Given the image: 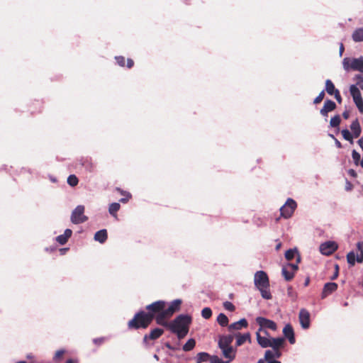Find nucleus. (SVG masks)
Segmentation results:
<instances>
[{
	"mask_svg": "<svg viewBox=\"0 0 363 363\" xmlns=\"http://www.w3.org/2000/svg\"><path fill=\"white\" fill-rule=\"evenodd\" d=\"M165 301H157L146 306L148 312L140 311L136 313L132 320L128 322V328L139 329L146 328L151 323L152 320L165 307Z\"/></svg>",
	"mask_w": 363,
	"mask_h": 363,
	"instance_id": "nucleus-1",
	"label": "nucleus"
},
{
	"mask_svg": "<svg viewBox=\"0 0 363 363\" xmlns=\"http://www.w3.org/2000/svg\"><path fill=\"white\" fill-rule=\"evenodd\" d=\"M191 318L189 315L181 314L168 324L167 328L176 334L179 339L184 338L189 333Z\"/></svg>",
	"mask_w": 363,
	"mask_h": 363,
	"instance_id": "nucleus-2",
	"label": "nucleus"
},
{
	"mask_svg": "<svg viewBox=\"0 0 363 363\" xmlns=\"http://www.w3.org/2000/svg\"><path fill=\"white\" fill-rule=\"evenodd\" d=\"M254 284L256 288L259 291L263 298L266 300L272 298V296L269 291V277L265 272L260 270L255 274Z\"/></svg>",
	"mask_w": 363,
	"mask_h": 363,
	"instance_id": "nucleus-3",
	"label": "nucleus"
},
{
	"mask_svg": "<svg viewBox=\"0 0 363 363\" xmlns=\"http://www.w3.org/2000/svg\"><path fill=\"white\" fill-rule=\"evenodd\" d=\"M342 65L346 71L352 69L363 73V56L358 58H345L342 61Z\"/></svg>",
	"mask_w": 363,
	"mask_h": 363,
	"instance_id": "nucleus-4",
	"label": "nucleus"
},
{
	"mask_svg": "<svg viewBox=\"0 0 363 363\" xmlns=\"http://www.w3.org/2000/svg\"><path fill=\"white\" fill-rule=\"evenodd\" d=\"M357 254L354 251H350L347 255V263L350 266H354L355 262H363V241L357 243Z\"/></svg>",
	"mask_w": 363,
	"mask_h": 363,
	"instance_id": "nucleus-5",
	"label": "nucleus"
},
{
	"mask_svg": "<svg viewBox=\"0 0 363 363\" xmlns=\"http://www.w3.org/2000/svg\"><path fill=\"white\" fill-rule=\"evenodd\" d=\"M296 207V202L293 199L289 198L280 208V214L284 218H289L294 214Z\"/></svg>",
	"mask_w": 363,
	"mask_h": 363,
	"instance_id": "nucleus-6",
	"label": "nucleus"
},
{
	"mask_svg": "<svg viewBox=\"0 0 363 363\" xmlns=\"http://www.w3.org/2000/svg\"><path fill=\"white\" fill-rule=\"evenodd\" d=\"M84 206L83 205L77 206L72 212L71 221L74 224H80L86 222L88 218L84 216Z\"/></svg>",
	"mask_w": 363,
	"mask_h": 363,
	"instance_id": "nucleus-7",
	"label": "nucleus"
},
{
	"mask_svg": "<svg viewBox=\"0 0 363 363\" xmlns=\"http://www.w3.org/2000/svg\"><path fill=\"white\" fill-rule=\"evenodd\" d=\"M256 322L260 326L258 331L262 332V330H264L263 328L270 329L274 331L277 330V325L276 323L272 320L265 318L264 317H257L256 318Z\"/></svg>",
	"mask_w": 363,
	"mask_h": 363,
	"instance_id": "nucleus-8",
	"label": "nucleus"
},
{
	"mask_svg": "<svg viewBox=\"0 0 363 363\" xmlns=\"http://www.w3.org/2000/svg\"><path fill=\"white\" fill-rule=\"evenodd\" d=\"M338 246L334 241H327L320 245V252L324 255H330L337 250Z\"/></svg>",
	"mask_w": 363,
	"mask_h": 363,
	"instance_id": "nucleus-9",
	"label": "nucleus"
},
{
	"mask_svg": "<svg viewBox=\"0 0 363 363\" xmlns=\"http://www.w3.org/2000/svg\"><path fill=\"white\" fill-rule=\"evenodd\" d=\"M173 314H172L167 308H163L160 311V312L156 315V322L157 324L164 326L166 328L168 327V323L167 321V319H169L170 317L172 316Z\"/></svg>",
	"mask_w": 363,
	"mask_h": 363,
	"instance_id": "nucleus-10",
	"label": "nucleus"
},
{
	"mask_svg": "<svg viewBox=\"0 0 363 363\" xmlns=\"http://www.w3.org/2000/svg\"><path fill=\"white\" fill-rule=\"evenodd\" d=\"M262 333L265 335V336H262L260 335V331H257L256 333V339H257V343L262 348L269 347V345H271L270 340H271L272 337H270L269 334L267 332V330H262Z\"/></svg>",
	"mask_w": 363,
	"mask_h": 363,
	"instance_id": "nucleus-11",
	"label": "nucleus"
},
{
	"mask_svg": "<svg viewBox=\"0 0 363 363\" xmlns=\"http://www.w3.org/2000/svg\"><path fill=\"white\" fill-rule=\"evenodd\" d=\"M298 318L302 328L308 329L310 327V313L306 309L300 310Z\"/></svg>",
	"mask_w": 363,
	"mask_h": 363,
	"instance_id": "nucleus-12",
	"label": "nucleus"
},
{
	"mask_svg": "<svg viewBox=\"0 0 363 363\" xmlns=\"http://www.w3.org/2000/svg\"><path fill=\"white\" fill-rule=\"evenodd\" d=\"M234 336L232 335H221L218 340L219 348L233 347L231 344L233 341Z\"/></svg>",
	"mask_w": 363,
	"mask_h": 363,
	"instance_id": "nucleus-13",
	"label": "nucleus"
},
{
	"mask_svg": "<svg viewBox=\"0 0 363 363\" xmlns=\"http://www.w3.org/2000/svg\"><path fill=\"white\" fill-rule=\"evenodd\" d=\"M337 289V284L335 282L326 283L323 289L321 298H325Z\"/></svg>",
	"mask_w": 363,
	"mask_h": 363,
	"instance_id": "nucleus-14",
	"label": "nucleus"
},
{
	"mask_svg": "<svg viewBox=\"0 0 363 363\" xmlns=\"http://www.w3.org/2000/svg\"><path fill=\"white\" fill-rule=\"evenodd\" d=\"M335 108V103L330 99H327L325 101L323 107L320 109V113L323 116L328 117V112L333 111Z\"/></svg>",
	"mask_w": 363,
	"mask_h": 363,
	"instance_id": "nucleus-15",
	"label": "nucleus"
},
{
	"mask_svg": "<svg viewBox=\"0 0 363 363\" xmlns=\"http://www.w3.org/2000/svg\"><path fill=\"white\" fill-rule=\"evenodd\" d=\"M283 334L286 338L288 339L290 344H294L296 342L294 332L292 326L290 324H286L283 328Z\"/></svg>",
	"mask_w": 363,
	"mask_h": 363,
	"instance_id": "nucleus-16",
	"label": "nucleus"
},
{
	"mask_svg": "<svg viewBox=\"0 0 363 363\" xmlns=\"http://www.w3.org/2000/svg\"><path fill=\"white\" fill-rule=\"evenodd\" d=\"M222 351L223 356L227 359V362L233 361L236 354V350L233 347L220 348Z\"/></svg>",
	"mask_w": 363,
	"mask_h": 363,
	"instance_id": "nucleus-17",
	"label": "nucleus"
},
{
	"mask_svg": "<svg viewBox=\"0 0 363 363\" xmlns=\"http://www.w3.org/2000/svg\"><path fill=\"white\" fill-rule=\"evenodd\" d=\"M248 326L247 320L245 318H242L240 320L231 323L228 326V330H240L242 328H246Z\"/></svg>",
	"mask_w": 363,
	"mask_h": 363,
	"instance_id": "nucleus-18",
	"label": "nucleus"
},
{
	"mask_svg": "<svg viewBox=\"0 0 363 363\" xmlns=\"http://www.w3.org/2000/svg\"><path fill=\"white\" fill-rule=\"evenodd\" d=\"M164 333V330L161 328H155L151 330L149 335H145L143 337L144 343H147V340H156L159 338Z\"/></svg>",
	"mask_w": 363,
	"mask_h": 363,
	"instance_id": "nucleus-19",
	"label": "nucleus"
},
{
	"mask_svg": "<svg viewBox=\"0 0 363 363\" xmlns=\"http://www.w3.org/2000/svg\"><path fill=\"white\" fill-rule=\"evenodd\" d=\"M235 337H236V346L237 347L242 345L246 341H248L249 342H251V336H250V333H246L244 334L238 333L235 335Z\"/></svg>",
	"mask_w": 363,
	"mask_h": 363,
	"instance_id": "nucleus-20",
	"label": "nucleus"
},
{
	"mask_svg": "<svg viewBox=\"0 0 363 363\" xmlns=\"http://www.w3.org/2000/svg\"><path fill=\"white\" fill-rule=\"evenodd\" d=\"M350 129L352 131V135L353 138H358L362 132L361 126L359 125L358 119H355L350 124Z\"/></svg>",
	"mask_w": 363,
	"mask_h": 363,
	"instance_id": "nucleus-21",
	"label": "nucleus"
},
{
	"mask_svg": "<svg viewBox=\"0 0 363 363\" xmlns=\"http://www.w3.org/2000/svg\"><path fill=\"white\" fill-rule=\"evenodd\" d=\"M270 342L271 345H269V347H272V350L280 349L284 344V338L282 337H272Z\"/></svg>",
	"mask_w": 363,
	"mask_h": 363,
	"instance_id": "nucleus-22",
	"label": "nucleus"
},
{
	"mask_svg": "<svg viewBox=\"0 0 363 363\" xmlns=\"http://www.w3.org/2000/svg\"><path fill=\"white\" fill-rule=\"evenodd\" d=\"M350 93L352 96L354 102L359 100H362V97L359 91V88L357 87V85H350Z\"/></svg>",
	"mask_w": 363,
	"mask_h": 363,
	"instance_id": "nucleus-23",
	"label": "nucleus"
},
{
	"mask_svg": "<svg viewBox=\"0 0 363 363\" xmlns=\"http://www.w3.org/2000/svg\"><path fill=\"white\" fill-rule=\"evenodd\" d=\"M107 239V231L106 229H102L97 231L94 235V240L96 241L99 242L100 243H104Z\"/></svg>",
	"mask_w": 363,
	"mask_h": 363,
	"instance_id": "nucleus-24",
	"label": "nucleus"
},
{
	"mask_svg": "<svg viewBox=\"0 0 363 363\" xmlns=\"http://www.w3.org/2000/svg\"><path fill=\"white\" fill-rule=\"evenodd\" d=\"M181 303L182 301L180 299H175L170 303L169 306L167 308V310L172 314H174L176 311L179 310Z\"/></svg>",
	"mask_w": 363,
	"mask_h": 363,
	"instance_id": "nucleus-25",
	"label": "nucleus"
},
{
	"mask_svg": "<svg viewBox=\"0 0 363 363\" xmlns=\"http://www.w3.org/2000/svg\"><path fill=\"white\" fill-rule=\"evenodd\" d=\"M281 274L286 281H291L294 277V273L285 266L282 267Z\"/></svg>",
	"mask_w": 363,
	"mask_h": 363,
	"instance_id": "nucleus-26",
	"label": "nucleus"
},
{
	"mask_svg": "<svg viewBox=\"0 0 363 363\" xmlns=\"http://www.w3.org/2000/svg\"><path fill=\"white\" fill-rule=\"evenodd\" d=\"M352 39L355 42L363 41V28L356 29L352 34Z\"/></svg>",
	"mask_w": 363,
	"mask_h": 363,
	"instance_id": "nucleus-27",
	"label": "nucleus"
},
{
	"mask_svg": "<svg viewBox=\"0 0 363 363\" xmlns=\"http://www.w3.org/2000/svg\"><path fill=\"white\" fill-rule=\"evenodd\" d=\"M211 356L206 352H199L196 357V363L207 362L210 359Z\"/></svg>",
	"mask_w": 363,
	"mask_h": 363,
	"instance_id": "nucleus-28",
	"label": "nucleus"
},
{
	"mask_svg": "<svg viewBox=\"0 0 363 363\" xmlns=\"http://www.w3.org/2000/svg\"><path fill=\"white\" fill-rule=\"evenodd\" d=\"M217 322L220 326L225 327L228 325L229 320L224 313H220L217 317Z\"/></svg>",
	"mask_w": 363,
	"mask_h": 363,
	"instance_id": "nucleus-29",
	"label": "nucleus"
},
{
	"mask_svg": "<svg viewBox=\"0 0 363 363\" xmlns=\"http://www.w3.org/2000/svg\"><path fill=\"white\" fill-rule=\"evenodd\" d=\"M120 207L121 206L118 203H112L111 204H110L108 208L109 213L116 218H117L116 213L120 209Z\"/></svg>",
	"mask_w": 363,
	"mask_h": 363,
	"instance_id": "nucleus-30",
	"label": "nucleus"
},
{
	"mask_svg": "<svg viewBox=\"0 0 363 363\" xmlns=\"http://www.w3.org/2000/svg\"><path fill=\"white\" fill-rule=\"evenodd\" d=\"M337 90L331 80L327 79L325 82V91L329 95H333Z\"/></svg>",
	"mask_w": 363,
	"mask_h": 363,
	"instance_id": "nucleus-31",
	"label": "nucleus"
},
{
	"mask_svg": "<svg viewBox=\"0 0 363 363\" xmlns=\"http://www.w3.org/2000/svg\"><path fill=\"white\" fill-rule=\"evenodd\" d=\"M196 345V341L194 339H189L183 346L182 349L185 352L191 351L194 349Z\"/></svg>",
	"mask_w": 363,
	"mask_h": 363,
	"instance_id": "nucleus-32",
	"label": "nucleus"
},
{
	"mask_svg": "<svg viewBox=\"0 0 363 363\" xmlns=\"http://www.w3.org/2000/svg\"><path fill=\"white\" fill-rule=\"evenodd\" d=\"M296 256H299L298 255V251L296 250V249H289L285 252V258L288 261L293 259Z\"/></svg>",
	"mask_w": 363,
	"mask_h": 363,
	"instance_id": "nucleus-33",
	"label": "nucleus"
},
{
	"mask_svg": "<svg viewBox=\"0 0 363 363\" xmlns=\"http://www.w3.org/2000/svg\"><path fill=\"white\" fill-rule=\"evenodd\" d=\"M343 138L349 141L351 144L353 143V136L347 129H343L341 131Z\"/></svg>",
	"mask_w": 363,
	"mask_h": 363,
	"instance_id": "nucleus-34",
	"label": "nucleus"
},
{
	"mask_svg": "<svg viewBox=\"0 0 363 363\" xmlns=\"http://www.w3.org/2000/svg\"><path fill=\"white\" fill-rule=\"evenodd\" d=\"M353 79L356 82L354 85H357V87L363 89V74H356Z\"/></svg>",
	"mask_w": 363,
	"mask_h": 363,
	"instance_id": "nucleus-35",
	"label": "nucleus"
},
{
	"mask_svg": "<svg viewBox=\"0 0 363 363\" xmlns=\"http://www.w3.org/2000/svg\"><path fill=\"white\" fill-rule=\"evenodd\" d=\"M340 121V116L339 115H335L334 117L331 118L330 125L331 127L336 128L339 126Z\"/></svg>",
	"mask_w": 363,
	"mask_h": 363,
	"instance_id": "nucleus-36",
	"label": "nucleus"
},
{
	"mask_svg": "<svg viewBox=\"0 0 363 363\" xmlns=\"http://www.w3.org/2000/svg\"><path fill=\"white\" fill-rule=\"evenodd\" d=\"M67 182L68 184L70 185L71 186H75L77 185L79 180L74 174H70L67 177Z\"/></svg>",
	"mask_w": 363,
	"mask_h": 363,
	"instance_id": "nucleus-37",
	"label": "nucleus"
},
{
	"mask_svg": "<svg viewBox=\"0 0 363 363\" xmlns=\"http://www.w3.org/2000/svg\"><path fill=\"white\" fill-rule=\"evenodd\" d=\"M301 258L299 256L296 258V263H289L285 267H288L291 272L295 273V272L298 269V264L300 262Z\"/></svg>",
	"mask_w": 363,
	"mask_h": 363,
	"instance_id": "nucleus-38",
	"label": "nucleus"
},
{
	"mask_svg": "<svg viewBox=\"0 0 363 363\" xmlns=\"http://www.w3.org/2000/svg\"><path fill=\"white\" fill-rule=\"evenodd\" d=\"M352 157L356 165L360 164V161L362 160L360 154L357 152L355 150H352Z\"/></svg>",
	"mask_w": 363,
	"mask_h": 363,
	"instance_id": "nucleus-39",
	"label": "nucleus"
},
{
	"mask_svg": "<svg viewBox=\"0 0 363 363\" xmlns=\"http://www.w3.org/2000/svg\"><path fill=\"white\" fill-rule=\"evenodd\" d=\"M201 315L205 319H208L212 315V311L210 308L206 307L201 311Z\"/></svg>",
	"mask_w": 363,
	"mask_h": 363,
	"instance_id": "nucleus-40",
	"label": "nucleus"
},
{
	"mask_svg": "<svg viewBox=\"0 0 363 363\" xmlns=\"http://www.w3.org/2000/svg\"><path fill=\"white\" fill-rule=\"evenodd\" d=\"M264 359L267 362L269 360L275 359L273 350H267L265 351Z\"/></svg>",
	"mask_w": 363,
	"mask_h": 363,
	"instance_id": "nucleus-41",
	"label": "nucleus"
},
{
	"mask_svg": "<svg viewBox=\"0 0 363 363\" xmlns=\"http://www.w3.org/2000/svg\"><path fill=\"white\" fill-rule=\"evenodd\" d=\"M223 307L225 310L229 311H233L235 309V306L230 301H225L223 303Z\"/></svg>",
	"mask_w": 363,
	"mask_h": 363,
	"instance_id": "nucleus-42",
	"label": "nucleus"
},
{
	"mask_svg": "<svg viewBox=\"0 0 363 363\" xmlns=\"http://www.w3.org/2000/svg\"><path fill=\"white\" fill-rule=\"evenodd\" d=\"M287 295L294 301L296 299L297 296L296 293L294 291L293 288L291 286L288 287Z\"/></svg>",
	"mask_w": 363,
	"mask_h": 363,
	"instance_id": "nucleus-43",
	"label": "nucleus"
},
{
	"mask_svg": "<svg viewBox=\"0 0 363 363\" xmlns=\"http://www.w3.org/2000/svg\"><path fill=\"white\" fill-rule=\"evenodd\" d=\"M56 241L60 245H65L67 242V239L62 234L56 237Z\"/></svg>",
	"mask_w": 363,
	"mask_h": 363,
	"instance_id": "nucleus-44",
	"label": "nucleus"
},
{
	"mask_svg": "<svg viewBox=\"0 0 363 363\" xmlns=\"http://www.w3.org/2000/svg\"><path fill=\"white\" fill-rule=\"evenodd\" d=\"M115 59L119 66L123 67L125 65V58L123 56H116Z\"/></svg>",
	"mask_w": 363,
	"mask_h": 363,
	"instance_id": "nucleus-45",
	"label": "nucleus"
},
{
	"mask_svg": "<svg viewBox=\"0 0 363 363\" xmlns=\"http://www.w3.org/2000/svg\"><path fill=\"white\" fill-rule=\"evenodd\" d=\"M210 362L211 363H224V361L216 355L211 356Z\"/></svg>",
	"mask_w": 363,
	"mask_h": 363,
	"instance_id": "nucleus-46",
	"label": "nucleus"
},
{
	"mask_svg": "<svg viewBox=\"0 0 363 363\" xmlns=\"http://www.w3.org/2000/svg\"><path fill=\"white\" fill-rule=\"evenodd\" d=\"M121 194L123 195H125V197H123L120 199V202L121 203H125L128 201V199L131 197V195L130 193H125L123 191H121Z\"/></svg>",
	"mask_w": 363,
	"mask_h": 363,
	"instance_id": "nucleus-47",
	"label": "nucleus"
},
{
	"mask_svg": "<svg viewBox=\"0 0 363 363\" xmlns=\"http://www.w3.org/2000/svg\"><path fill=\"white\" fill-rule=\"evenodd\" d=\"M324 91H322L318 96L314 99L313 103L317 104H319L324 98Z\"/></svg>",
	"mask_w": 363,
	"mask_h": 363,
	"instance_id": "nucleus-48",
	"label": "nucleus"
},
{
	"mask_svg": "<svg viewBox=\"0 0 363 363\" xmlns=\"http://www.w3.org/2000/svg\"><path fill=\"white\" fill-rule=\"evenodd\" d=\"M65 352V351L64 350H57L54 356V360L57 361V359L63 355Z\"/></svg>",
	"mask_w": 363,
	"mask_h": 363,
	"instance_id": "nucleus-49",
	"label": "nucleus"
},
{
	"mask_svg": "<svg viewBox=\"0 0 363 363\" xmlns=\"http://www.w3.org/2000/svg\"><path fill=\"white\" fill-rule=\"evenodd\" d=\"M360 112H363V99L354 102Z\"/></svg>",
	"mask_w": 363,
	"mask_h": 363,
	"instance_id": "nucleus-50",
	"label": "nucleus"
},
{
	"mask_svg": "<svg viewBox=\"0 0 363 363\" xmlns=\"http://www.w3.org/2000/svg\"><path fill=\"white\" fill-rule=\"evenodd\" d=\"M72 230L67 228L65 230L63 235L68 240L72 236Z\"/></svg>",
	"mask_w": 363,
	"mask_h": 363,
	"instance_id": "nucleus-51",
	"label": "nucleus"
},
{
	"mask_svg": "<svg viewBox=\"0 0 363 363\" xmlns=\"http://www.w3.org/2000/svg\"><path fill=\"white\" fill-rule=\"evenodd\" d=\"M334 96L335 98V99L339 102V103H341L342 101V97L340 96V91L339 90H335V92L334 93Z\"/></svg>",
	"mask_w": 363,
	"mask_h": 363,
	"instance_id": "nucleus-52",
	"label": "nucleus"
},
{
	"mask_svg": "<svg viewBox=\"0 0 363 363\" xmlns=\"http://www.w3.org/2000/svg\"><path fill=\"white\" fill-rule=\"evenodd\" d=\"M338 271H339V267L337 264H335V272H334V274L331 277L332 280L336 279L337 278Z\"/></svg>",
	"mask_w": 363,
	"mask_h": 363,
	"instance_id": "nucleus-53",
	"label": "nucleus"
},
{
	"mask_svg": "<svg viewBox=\"0 0 363 363\" xmlns=\"http://www.w3.org/2000/svg\"><path fill=\"white\" fill-rule=\"evenodd\" d=\"M274 352V358H279L281 356V352L279 349L272 350Z\"/></svg>",
	"mask_w": 363,
	"mask_h": 363,
	"instance_id": "nucleus-54",
	"label": "nucleus"
},
{
	"mask_svg": "<svg viewBox=\"0 0 363 363\" xmlns=\"http://www.w3.org/2000/svg\"><path fill=\"white\" fill-rule=\"evenodd\" d=\"M104 337L96 338L94 340V342L96 345H100L104 342Z\"/></svg>",
	"mask_w": 363,
	"mask_h": 363,
	"instance_id": "nucleus-55",
	"label": "nucleus"
},
{
	"mask_svg": "<svg viewBox=\"0 0 363 363\" xmlns=\"http://www.w3.org/2000/svg\"><path fill=\"white\" fill-rule=\"evenodd\" d=\"M133 64L134 63H133V60H131V59H128L127 60V67L128 68H131L133 66Z\"/></svg>",
	"mask_w": 363,
	"mask_h": 363,
	"instance_id": "nucleus-56",
	"label": "nucleus"
},
{
	"mask_svg": "<svg viewBox=\"0 0 363 363\" xmlns=\"http://www.w3.org/2000/svg\"><path fill=\"white\" fill-rule=\"evenodd\" d=\"M345 189L347 191H350L352 189V184L350 182H349L348 181H347V183H346V186H345Z\"/></svg>",
	"mask_w": 363,
	"mask_h": 363,
	"instance_id": "nucleus-57",
	"label": "nucleus"
},
{
	"mask_svg": "<svg viewBox=\"0 0 363 363\" xmlns=\"http://www.w3.org/2000/svg\"><path fill=\"white\" fill-rule=\"evenodd\" d=\"M335 143L337 148L342 147V145H341L340 142L337 138H335Z\"/></svg>",
	"mask_w": 363,
	"mask_h": 363,
	"instance_id": "nucleus-58",
	"label": "nucleus"
},
{
	"mask_svg": "<svg viewBox=\"0 0 363 363\" xmlns=\"http://www.w3.org/2000/svg\"><path fill=\"white\" fill-rule=\"evenodd\" d=\"M342 116L345 119H347L349 118V113L348 111H345L342 113Z\"/></svg>",
	"mask_w": 363,
	"mask_h": 363,
	"instance_id": "nucleus-59",
	"label": "nucleus"
},
{
	"mask_svg": "<svg viewBox=\"0 0 363 363\" xmlns=\"http://www.w3.org/2000/svg\"><path fill=\"white\" fill-rule=\"evenodd\" d=\"M343 51H344V46H343L342 43H340V56H342Z\"/></svg>",
	"mask_w": 363,
	"mask_h": 363,
	"instance_id": "nucleus-60",
	"label": "nucleus"
},
{
	"mask_svg": "<svg viewBox=\"0 0 363 363\" xmlns=\"http://www.w3.org/2000/svg\"><path fill=\"white\" fill-rule=\"evenodd\" d=\"M65 363H77V360L69 359Z\"/></svg>",
	"mask_w": 363,
	"mask_h": 363,
	"instance_id": "nucleus-61",
	"label": "nucleus"
},
{
	"mask_svg": "<svg viewBox=\"0 0 363 363\" xmlns=\"http://www.w3.org/2000/svg\"><path fill=\"white\" fill-rule=\"evenodd\" d=\"M267 363H281V362L276 360V359H273V360H269V362H267Z\"/></svg>",
	"mask_w": 363,
	"mask_h": 363,
	"instance_id": "nucleus-62",
	"label": "nucleus"
},
{
	"mask_svg": "<svg viewBox=\"0 0 363 363\" xmlns=\"http://www.w3.org/2000/svg\"><path fill=\"white\" fill-rule=\"evenodd\" d=\"M309 281H310V279L309 278H307L306 280H305V282H304V286H307L309 284Z\"/></svg>",
	"mask_w": 363,
	"mask_h": 363,
	"instance_id": "nucleus-63",
	"label": "nucleus"
},
{
	"mask_svg": "<svg viewBox=\"0 0 363 363\" xmlns=\"http://www.w3.org/2000/svg\"><path fill=\"white\" fill-rule=\"evenodd\" d=\"M265 361H266V360H265L264 359H259V360L257 361V363H264V362H265Z\"/></svg>",
	"mask_w": 363,
	"mask_h": 363,
	"instance_id": "nucleus-64",
	"label": "nucleus"
}]
</instances>
